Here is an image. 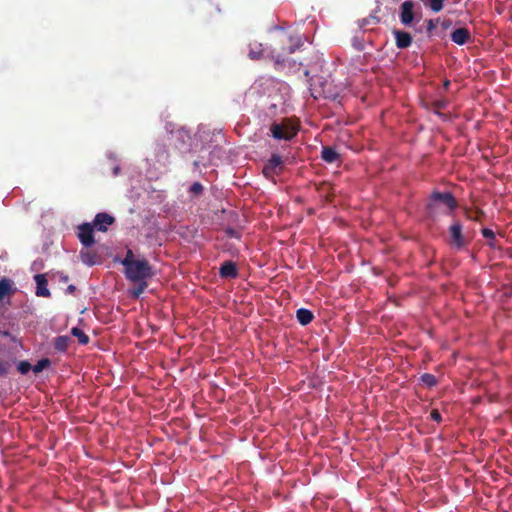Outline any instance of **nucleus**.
I'll use <instances>...</instances> for the list:
<instances>
[{"instance_id":"nucleus-1","label":"nucleus","mask_w":512,"mask_h":512,"mask_svg":"<svg viewBox=\"0 0 512 512\" xmlns=\"http://www.w3.org/2000/svg\"><path fill=\"white\" fill-rule=\"evenodd\" d=\"M458 207V202L451 192L434 191L427 199L425 209L430 218L440 214H450Z\"/></svg>"},{"instance_id":"nucleus-2","label":"nucleus","mask_w":512,"mask_h":512,"mask_svg":"<svg viewBox=\"0 0 512 512\" xmlns=\"http://www.w3.org/2000/svg\"><path fill=\"white\" fill-rule=\"evenodd\" d=\"M303 45L302 38L299 35H288L283 33L271 48L268 57L275 62V65L285 63L288 55L294 53Z\"/></svg>"},{"instance_id":"nucleus-3","label":"nucleus","mask_w":512,"mask_h":512,"mask_svg":"<svg viewBox=\"0 0 512 512\" xmlns=\"http://www.w3.org/2000/svg\"><path fill=\"white\" fill-rule=\"evenodd\" d=\"M129 281L148 280L154 276L153 267L146 259H138L124 271Z\"/></svg>"},{"instance_id":"nucleus-4","label":"nucleus","mask_w":512,"mask_h":512,"mask_svg":"<svg viewBox=\"0 0 512 512\" xmlns=\"http://www.w3.org/2000/svg\"><path fill=\"white\" fill-rule=\"evenodd\" d=\"M270 132L275 139L286 141L293 139L297 135V129L287 120H284L282 123H272Z\"/></svg>"},{"instance_id":"nucleus-5","label":"nucleus","mask_w":512,"mask_h":512,"mask_svg":"<svg viewBox=\"0 0 512 512\" xmlns=\"http://www.w3.org/2000/svg\"><path fill=\"white\" fill-rule=\"evenodd\" d=\"M283 163L281 156L272 154L271 158L263 167L264 176L268 179H272L274 176L279 175L283 170Z\"/></svg>"},{"instance_id":"nucleus-6","label":"nucleus","mask_w":512,"mask_h":512,"mask_svg":"<svg viewBox=\"0 0 512 512\" xmlns=\"http://www.w3.org/2000/svg\"><path fill=\"white\" fill-rule=\"evenodd\" d=\"M94 229L95 227L87 222L78 226L77 236L81 244L86 248L92 247L96 242L94 238Z\"/></svg>"},{"instance_id":"nucleus-7","label":"nucleus","mask_w":512,"mask_h":512,"mask_svg":"<svg viewBox=\"0 0 512 512\" xmlns=\"http://www.w3.org/2000/svg\"><path fill=\"white\" fill-rule=\"evenodd\" d=\"M115 222V218L108 213L101 212L96 214L92 225L97 231L106 232L108 227Z\"/></svg>"},{"instance_id":"nucleus-8","label":"nucleus","mask_w":512,"mask_h":512,"mask_svg":"<svg viewBox=\"0 0 512 512\" xmlns=\"http://www.w3.org/2000/svg\"><path fill=\"white\" fill-rule=\"evenodd\" d=\"M451 243L456 248L460 249L465 246V240L462 234V225L456 221L449 227Z\"/></svg>"},{"instance_id":"nucleus-9","label":"nucleus","mask_w":512,"mask_h":512,"mask_svg":"<svg viewBox=\"0 0 512 512\" xmlns=\"http://www.w3.org/2000/svg\"><path fill=\"white\" fill-rule=\"evenodd\" d=\"M414 3L410 0L404 1L400 6V21L403 25L409 26L414 20Z\"/></svg>"},{"instance_id":"nucleus-10","label":"nucleus","mask_w":512,"mask_h":512,"mask_svg":"<svg viewBox=\"0 0 512 512\" xmlns=\"http://www.w3.org/2000/svg\"><path fill=\"white\" fill-rule=\"evenodd\" d=\"M239 275L238 267L235 262L228 260L221 264L219 276L223 279H235Z\"/></svg>"},{"instance_id":"nucleus-11","label":"nucleus","mask_w":512,"mask_h":512,"mask_svg":"<svg viewBox=\"0 0 512 512\" xmlns=\"http://www.w3.org/2000/svg\"><path fill=\"white\" fill-rule=\"evenodd\" d=\"M34 281L36 283V295L38 297L48 298L51 296L50 290L48 289V280L45 274H36L34 276Z\"/></svg>"},{"instance_id":"nucleus-12","label":"nucleus","mask_w":512,"mask_h":512,"mask_svg":"<svg viewBox=\"0 0 512 512\" xmlns=\"http://www.w3.org/2000/svg\"><path fill=\"white\" fill-rule=\"evenodd\" d=\"M396 46L399 49H406L412 44V36L410 33L402 30H394Z\"/></svg>"},{"instance_id":"nucleus-13","label":"nucleus","mask_w":512,"mask_h":512,"mask_svg":"<svg viewBox=\"0 0 512 512\" xmlns=\"http://www.w3.org/2000/svg\"><path fill=\"white\" fill-rule=\"evenodd\" d=\"M470 39L471 33L467 28L464 27L457 28L451 33V40L458 45H464Z\"/></svg>"},{"instance_id":"nucleus-14","label":"nucleus","mask_w":512,"mask_h":512,"mask_svg":"<svg viewBox=\"0 0 512 512\" xmlns=\"http://www.w3.org/2000/svg\"><path fill=\"white\" fill-rule=\"evenodd\" d=\"M248 48V57L251 60H260L265 56L266 49L263 47L262 43L251 41Z\"/></svg>"},{"instance_id":"nucleus-15","label":"nucleus","mask_w":512,"mask_h":512,"mask_svg":"<svg viewBox=\"0 0 512 512\" xmlns=\"http://www.w3.org/2000/svg\"><path fill=\"white\" fill-rule=\"evenodd\" d=\"M14 293L15 288L13 287V281L9 278H2L0 280V300L6 296L13 295Z\"/></svg>"},{"instance_id":"nucleus-16","label":"nucleus","mask_w":512,"mask_h":512,"mask_svg":"<svg viewBox=\"0 0 512 512\" xmlns=\"http://www.w3.org/2000/svg\"><path fill=\"white\" fill-rule=\"evenodd\" d=\"M321 157L326 163L331 164L339 160L340 155L333 147L324 146L322 148Z\"/></svg>"},{"instance_id":"nucleus-17","label":"nucleus","mask_w":512,"mask_h":512,"mask_svg":"<svg viewBox=\"0 0 512 512\" xmlns=\"http://www.w3.org/2000/svg\"><path fill=\"white\" fill-rule=\"evenodd\" d=\"M318 192L322 195L326 201L331 202L335 194L334 187L328 182H322L317 187Z\"/></svg>"},{"instance_id":"nucleus-18","label":"nucleus","mask_w":512,"mask_h":512,"mask_svg":"<svg viewBox=\"0 0 512 512\" xmlns=\"http://www.w3.org/2000/svg\"><path fill=\"white\" fill-rule=\"evenodd\" d=\"M296 318L301 325L306 326L312 322L314 315L310 310L300 308L296 311Z\"/></svg>"},{"instance_id":"nucleus-19","label":"nucleus","mask_w":512,"mask_h":512,"mask_svg":"<svg viewBox=\"0 0 512 512\" xmlns=\"http://www.w3.org/2000/svg\"><path fill=\"white\" fill-rule=\"evenodd\" d=\"M132 282L136 283L137 285L129 291L130 296L133 298H139L140 295L148 287V282H147V280H136V281H132Z\"/></svg>"},{"instance_id":"nucleus-20","label":"nucleus","mask_w":512,"mask_h":512,"mask_svg":"<svg viewBox=\"0 0 512 512\" xmlns=\"http://www.w3.org/2000/svg\"><path fill=\"white\" fill-rule=\"evenodd\" d=\"M481 233L484 238L488 239V246L490 248H493V249L499 248V245H498V242L496 240L495 233L493 230H491L489 228H483L481 230Z\"/></svg>"},{"instance_id":"nucleus-21","label":"nucleus","mask_w":512,"mask_h":512,"mask_svg":"<svg viewBox=\"0 0 512 512\" xmlns=\"http://www.w3.org/2000/svg\"><path fill=\"white\" fill-rule=\"evenodd\" d=\"M70 341L71 340L68 336H58L54 340V348L57 351L64 352L67 350Z\"/></svg>"},{"instance_id":"nucleus-22","label":"nucleus","mask_w":512,"mask_h":512,"mask_svg":"<svg viewBox=\"0 0 512 512\" xmlns=\"http://www.w3.org/2000/svg\"><path fill=\"white\" fill-rule=\"evenodd\" d=\"M71 334L78 339L80 344L86 345L89 343V336L82 329L73 327L71 329Z\"/></svg>"},{"instance_id":"nucleus-23","label":"nucleus","mask_w":512,"mask_h":512,"mask_svg":"<svg viewBox=\"0 0 512 512\" xmlns=\"http://www.w3.org/2000/svg\"><path fill=\"white\" fill-rule=\"evenodd\" d=\"M424 4L429 7L433 12H439L444 7V2L446 0H422Z\"/></svg>"},{"instance_id":"nucleus-24","label":"nucleus","mask_w":512,"mask_h":512,"mask_svg":"<svg viewBox=\"0 0 512 512\" xmlns=\"http://www.w3.org/2000/svg\"><path fill=\"white\" fill-rule=\"evenodd\" d=\"M420 379H421V382L429 388L436 386L438 383L437 378L433 374H430V373L422 374Z\"/></svg>"},{"instance_id":"nucleus-25","label":"nucleus","mask_w":512,"mask_h":512,"mask_svg":"<svg viewBox=\"0 0 512 512\" xmlns=\"http://www.w3.org/2000/svg\"><path fill=\"white\" fill-rule=\"evenodd\" d=\"M50 365L51 361L48 358H43L32 367V370L35 374H38L43 370L47 369L48 367H50Z\"/></svg>"},{"instance_id":"nucleus-26","label":"nucleus","mask_w":512,"mask_h":512,"mask_svg":"<svg viewBox=\"0 0 512 512\" xmlns=\"http://www.w3.org/2000/svg\"><path fill=\"white\" fill-rule=\"evenodd\" d=\"M137 259L135 258L134 256V253L132 250H128L126 252V255L124 257V259L122 260V265L124 266V268H128L131 264H133Z\"/></svg>"},{"instance_id":"nucleus-27","label":"nucleus","mask_w":512,"mask_h":512,"mask_svg":"<svg viewBox=\"0 0 512 512\" xmlns=\"http://www.w3.org/2000/svg\"><path fill=\"white\" fill-rule=\"evenodd\" d=\"M17 369L21 374L25 375L32 369V366L28 361L23 360L19 362Z\"/></svg>"},{"instance_id":"nucleus-28","label":"nucleus","mask_w":512,"mask_h":512,"mask_svg":"<svg viewBox=\"0 0 512 512\" xmlns=\"http://www.w3.org/2000/svg\"><path fill=\"white\" fill-rule=\"evenodd\" d=\"M432 105H433V108L435 109V112L440 114L439 111L445 109L448 105V102L445 99H439V100H435L432 103Z\"/></svg>"},{"instance_id":"nucleus-29","label":"nucleus","mask_w":512,"mask_h":512,"mask_svg":"<svg viewBox=\"0 0 512 512\" xmlns=\"http://www.w3.org/2000/svg\"><path fill=\"white\" fill-rule=\"evenodd\" d=\"M203 191V186L201 183L199 182H194L191 187H190V192L195 194V195H199L201 194Z\"/></svg>"},{"instance_id":"nucleus-30","label":"nucleus","mask_w":512,"mask_h":512,"mask_svg":"<svg viewBox=\"0 0 512 512\" xmlns=\"http://www.w3.org/2000/svg\"><path fill=\"white\" fill-rule=\"evenodd\" d=\"M10 369V363L7 361H0V377L8 373Z\"/></svg>"},{"instance_id":"nucleus-31","label":"nucleus","mask_w":512,"mask_h":512,"mask_svg":"<svg viewBox=\"0 0 512 512\" xmlns=\"http://www.w3.org/2000/svg\"><path fill=\"white\" fill-rule=\"evenodd\" d=\"M82 262L87 265H94L93 256H91L89 253H81Z\"/></svg>"},{"instance_id":"nucleus-32","label":"nucleus","mask_w":512,"mask_h":512,"mask_svg":"<svg viewBox=\"0 0 512 512\" xmlns=\"http://www.w3.org/2000/svg\"><path fill=\"white\" fill-rule=\"evenodd\" d=\"M430 417L435 422H441V420H442L441 414L437 409H433L431 411Z\"/></svg>"},{"instance_id":"nucleus-33","label":"nucleus","mask_w":512,"mask_h":512,"mask_svg":"<svg viewBox=\"0 0 512 512\" xmlns=\"http://www.w3.org/2000/svg\"><path fill=\"white\" fill-rule=\"evenodd\" d=\"M226 233H227V235H228V236H230V237H235V238H238V237H239V235H238L237 231H236V230H234V229H232V228L227 229V230H226Z\"/></svg>"},{"instance_id":"nucleus-34","label":"nucleus","mask_w":512,"mask_h":512,"mask_svg":"<svg viewBox=\"0 0 512 512\" xmlns=\"http://www.w3.org/2000/svg\"><path fill=\"white\" fill-rule=\"evenodd\" d=\"M75 291H76V286L73 284L68 285V287L66 288L67 294H73Z\"/></svg>"},{"instance_id":"nucleus-35","label":"nucleus","mask_w":512,"mask_h":512,"mask_svg":"<svg viewBox=\"0 0 512 512\" xmlns=\"http://www.w3.org/2000/svg\"><path fill=\"white\" fill-rule=\"evenodd\" d=\"M434 28H435V24H434L433 20H429V21L427 22V30H428L429 32H431Z\"/></svg>"},{"instance_id":"nucleus-36","label":"nucleus","mask_w":512,"mask_h":512,"mask_svg":"<svg viewBox=\"0 0 512 512\" xmlns=\"http://www.w3.org/2000/svg\"><path fill=\"white\" fill-rule=\"evenodd\" d=\"M68 279H69V277H68L67 275H65V276H62V277H61V280H62L63 282H67V281H68Z\"/></svg>"},{"instance_id":"nucleus-37","label":"nucleus","mask_w":512,"mask_h":512,"mask_svg":"<svg viewBox=\"0 0 512 512\" xmlns=\"http://www.w3.org/2000/svg\"><path fill=\"white\" fill-rule=\"evenodd\" d=\"M479 213H480V212H477V214H479ZM469 217H470L471 219H473V220H476V221H478V220H479V215H476L475 217H471V216H469Z\"/></svg>"},{"instance_id":"nucleus-38","label":"nucleus","mask_w":512,"mask_h":512,"mask_svg":"<svg viewBox=\"0 0 512 512\" xmlns=\"http://www.w3.org/2000/svg\"><path fill=\"white\" fill-rule=\"evenodd\" d=\"M449 84H450V82H449V81H446V82L444 83V86L447 88V87L449 86Z\"/></svg>"}]
</instances>
